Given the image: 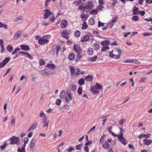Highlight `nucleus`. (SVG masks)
Wrapping results in <instances>:
<instances>
[{
    "label": "nucleus",
    "instance_id": "63",
    "mask_svg": "<svg viewBox=\"0 0 152 152\" xmlns=\"http://www.w3.org/2000/svg\"><path fill=\"white\" fill-rule=\"evenodd\" d=\"M125 121L124 119H122L119 121L118 123L120 125H123L124 123V122Z\"/></svg>",
    "mask_w": 152,
    "mask_h": 152
},
{
    "label": "nucleus",
    "instance_id": "29",
    "mask_svg": "<svg viewBox=\"0 0 152 152\" xmlns=\"http://www.w3.org/2000/svg\"><path fill=\"white\" fill-rule=\"evenodd\" d=\"M93 50L92 48H89L87 51V53L89 55H91L93 54Z\"/></svg>",
    "mask_w": 152,
    "mask_h": 152
},
{
    "label": "nucleus",
    "instance_id": "9",
    "mask_svg": "<svg viewBox=\"0 0 152 152\" xmlns=\"http://www.w3.org/2000/svg\"><path fill=\"white\" fill-rule=\"evenodd\" d=\"M10 59V58H6L4 60L0 62V68L3 67L9 61Z\"/></svg>",
    "mask_w": 152,
    "mask_h": 152
},
{
    "label": "nucleus",
    "instance_id": "34",
    "mask_svg": "<svg viewBox=\"0 0 152 152\" xmlns=\"http://www.w3.org/2000/svg\"><path fill=\"white\" fill-rule=\"evenodd\" d=\"M15 117L13 116H12V119L11 121V125H14L15 124Z\"/></svg>",
    "mask_w": 152,
    "mask_h": 152
},
{
    "label": "nucleus",
    "instance_id": "61",
    "mask_svg": "<svg viewBox=\"0 0 152 152\" xmlns=\"http://www.w3.org/2000/svg\"><path fill=\"white\" fill-rule=\"evenodd\" d=\"M96 127L95 126H94L92 127L90 130L88 132V133L89 134L92 131H94L95 130Z\"/></svg>",
    "mask_w": 152,
    "mask_h": 152
},
{
    "label": "nucleus",
    "instance_id": "58",
    "mask_svg": "<svg viewBox=\"0 0 152 152\" xmlns=\"http://www.w3.org/2000/svg\"><path fill=\"white\" fill-rule=\"evenodd\" d=\"M39 115L41 118H43L45 116V114L42 111H41L40 112Z\"/></svg>",
    "mask_w": 152,
    "mask_h": 152
},
{
    "label": "nucleus",
    "instance_id": "32",
    "mask_svg": "<svg viewBox=\"0 0 152 152\" xmlns=\"http://www.w3.org/2000/svg\"><path fill=\"white\" fill-rule=\"evenodd\" d=\"M109 48L108 46H103L102 48V51H107L109 50Z\"/></svg>",
    "mask_w": 152,
    "mask_h": 152
},
{
    "label": "nucleus",
    "instance_id": "64",
    "mask_svg": "<svg viewBox=\"0 0 152 152\" xmlns=\"http://www.w3.org/2000/svg\"><path fill=\"white\" fill-rule=\"evenodd\" d=\"M18 152H25V149L19 148L18 150Z\"/></svg>",
    "mask_w": 152,
    "mask_h": 152
},
{
    "label": "nucleus",
    "instance_id": "7",
    "mask_svg": "<svg viewBox=\"0 0 152 152\" xmlns=\"http://www.w3.org/2000/svg\"><path fill=\"white\" fill-rule=\"evenodd\" d=\"M10 144L18 145L19 143L20 140L17 137L13 136L10 138Z\"/></svg>",
    "mask_w": 152,
    "mask_h": 152
},
{
    "label": "nucleus",
    "instance_id": "52",
    "mask_svg": "<svg viewBox=\"0 0 152 152\" xmlns=\"http://www.w3.org/2000/svg\"><path fill=\"white\" fill-rule=\"evenodd\" d=\"M76 86L75 85L72 84L71 86V89L73 91H75L76 89Z\"/></svg>",
    "mask_w": 152,
    "mask_h": 152
},
{
    "label": "nucleus",
    "instance_id": "57",
    "mask_svg": "<svg viewBox=\"0 0 152 152\" xmlns=\"http://www.w3.org/2000/svg\"><path fill=\"white\" fill-rule=\"evenodd\" d=\"M98 3L99 5L103 6L104 4V1L103 0H99Z\"/></svg>",
    "mask_w": 152,
    "mask_h": 152
},
{
    "label": "nucleus",
    "instance_id": "50",
    "mask_svg": "<svg viewBox=\"0 0 152 152\" xmlns=\"http://www.w3.org/2000/svg\"><path fill=\"white\" fill-rule=\"evenodd\" d=\"M113 26V23H112V22H111V21H109V22L107 24V27L110 28H111Z\"/></svg>",
    "mask_w": 152,
    "mask_h": 152
},
{
    "label": "nucleus",
    "instance_id": "26",
    "mask_svg": "<svg viewBox=\"0 0 152 152\" xmlns=\"http://www.w3.org/2000/svg\"><path fill=\"white\" fill-rule=\"evenodd\" d=\"M7 50L9 52H12L13 50V47L11 45H8L7 48Z\"/></svg>",
    "mask_w": 152,
    "mask_h": 152
},
{
    "label": "nucleus",
    "instance_id": "51",
    "mask_svg": "<svg viewBox=\"0 0 152 152\" xmlns=\"http://www.w3.org/2000/svg\"><path fill=\"white\" fill-rule=\"evenodd\" d=\"M74 148L73 147H69L66 149V151L67 152H72L73 151H74Z\"/></svg>",
    "mask_w": 152,
    "mask_h": 152
},
{
    "label": "nucleus",
    "instance_id": "43",
    "mask_svg": "<svg viewBox=\"0 0 152 152\" xmlns=\"http://www.w3.org/2000/svg\"><path fill=\"white\" fill-rule=\"evenodd\" d=\"M118 17L117 16H115L112 19V20L111 21V22H112V23H115L117 20H118Z\"/></svg>",
    "mask_w": 152,
    "mask_h": 152
},
{
    "label": "nucleus",
    "instance_id": "31",
    "mask_svg": "<svg viewBox=\"0 0 152 152\" xmlns=\"http://www.w3.org/2000/svg\"><path fill=\"white\" fill-rule=\"evenodd\" d=\"M94 47L95 50H97L99 49L100 46L98 44L95 43L94 44Z\"/></svg>",
    "mask_w": 152,
    "mask_h": 152
},
{
    "label": "nucleus",
    "instance_id": "25",
    "mask_svg": "<svg viewBox=\"0 0 152 152\" xmlns=\"http://www.w3.org/2000/svg\"><path fill=\"white\" fill-rule=\"evenodd\" d=\"M80 17L81 18L85 19V20H86L88 18L87 14H84L83 13H82L81 14Z\"/></svg>",
    "mask_w": 152,
    "mask_h": 152
},
{
    "label": "nucleus",
    "instance_id": "60",
    "mask_svg": "<svg viewBox=\"0 0 152 152\" xmlns=\"http://www.w3.org/2000/svg\"><path fill=\"white\" fill-rule=\"evenodd\" d=\"M29 139L27 137H25L23 140V141L24 144H26L28 143Z\"/></svg>",
    "mask_w": 152,
    "mask_h": 152
},
{
    "label": "nucleus",
    "instance_id": "44",
    "mask_svg": "<svg viewBox=\"0 0 152 152\" xmlns=\"http://www.w3.org/2000/svg\"><path fill=\"white\" fill-rule=\"evenodd\" d=\"M39 64L41 66L44 65L45 64V62L43 59H40L39 60Z\"/></svg>",
    "mask_w": 152,
    "mask_h": 152
},
{
    "label": "nucleus",
    "instance_id": "47",
    "mask_svg": "<svg viewBox=\"0 0 152 152\" xmlns=\"http://www.w3.org/2000/svg\"><path fill=\"white\" fill-rule=\"evenodd\" d=\"M104 7H103V6L99 5V6L97 7L96 9L97 10L101 11L103 9H104Z\"/></svg>",
    "mask_w": 152,
    "mask_h": 152
},
{
    "label": "nucleus",
    "instance_id": "23",
    "mask_svg": "<svg viewBox=\"0 0 152 152\" xmlns=\"http://www.w3.org/2000/svg\"><path fill=\"white\" fill-rule=\"evenodd\" d=\"M102 147L105 149H107L109 147V145L108 143L105 141L104 143L102 145Z\"/></svg>",
    "mask_w": 152,
    "mask_h": 152
},
{
    "label": "nucleus",
    "instance_id": "19",
    "mask_svg": "<svg viewBox=\"0 0 152 152\" xmlns=\"http://www.w3.org/2000/svg\"><path fill=\"white\" fill-rule=\"evenodd\" d=\"M110 43V42L107 40H104L101 42L103 46H108Z\"/></svg>",
    "mask_w": 152,
    "mask_h": 152
},
{
    "label": "nucleus",
    "instance_id": "16",
    "mask_svg": "<svg viewBox=\"0 0 152 152\" xmlns=\"http://www.w3.org/2000/svg\"><path fill=\"white\" fill-rule=\"evenodd\" d=\"M93 77L92 75H88L85 77V80L87 81H92Z\"/></svg>",
    "mask_w": 152,
    "mask_h": 152
},
{
    "label": "nucleus",
    "instance_id": "27",
    "mask_svg": "<svg viewBox=\"0 0 152 152\" xmlns=\"http://www.w3.org/2000/svg\"><path fill=\"white\" fill-rule=\"evenodd\" d=\"M74 35L76 37H79L80 35V32L78 30L74 32Z\"/></svg>",
    "mask_w": 152,
    "mask_h": 152
},
{
    "label": "nucleus",
    "instance_id": "59",
    "mask_svg": "<svg viewBox=\"0 0 152 152\" xmlns=\"http://www.w3.org/2000/svg\"><path fill=\"white\" fill-rule=\"evenodd\" d=\"M105 135H103L100 138V140H99V142L100 143H102L103 142V141L104 140V139L105 137Z\"/></svg>",
    "mask_w": 152,
    "mask_h": 152
},
{
    "label": "nucleus",
    "instance_id": "42",
    "mask_svg": "<svg viewBox=\"0 0 152 152\" xmlns=\"http://www.w3.org/2000/svg\"><path fill=\"white\" fill-rule=\"evenodd\" d=\"M46 72V69H44L40 71L39 73L42 75L45 76Z\"/></svg>",
    "mask_w": 152,
    "mask_h": 152
},
{
    "label": "nucleus",
    "instance_id": "10",
    "mask_svg": "<svg viewBox=\"0 0 152 152\" xmlns=\"http://www.w3.org/2000/svg\"><path fill=\"white\" fill-rule=\"evenodd\" d=\"M67 25V22L65 20H63L61 21L60 24V27L62 28H66Z\"/></svg>",
    "mask_w": 152,
    "mask_h": 152
},
{
    "label": "nucleus",
    "instance_id": "13",
    "mask_svg": "<svg viewBox=\"0 0 152 152\" xmlns=\"http://www.w3.org/2000/svg\"><path fill=\"white\" fill-rule=\"evenodd\" d=\"M21 49L23 50L26 51H29L30 50V48L29 46L26 45H22L20 46Z\"/></svg>",
    "mask_w": 152,
    "mask_h": 152
},
{
    "label": "nucleus",
    "instance_id": "39",
    "mask_svg": "<svg viewBox=\"0 0 152 152\" xmlns=\"http://www.w3.org/2000/svg\"><path fill=\"white\" fill-rule=\"evenodd\" d=\"M97 58V57L96 56H94V57H91V58H90V60L91 62H94L96 60Z\"/></svg>",
    "mask_w": 152,
    "mask_h": 152
},
{
    "label": "nucleus",
    "instance_id": "37",
    "mask_svg": "<svg viewBox=\"0 0 152 152\" xmlns=\"http://www.w3.org/2000/svg\"><path fill=\"white\" fill-rule=\"evenodd\" d=\"M98 12V11L96 9L93 10H92L90 14L92 15H94L97 14Z\"/></svg>",
    "mask_w": 152,
    "mask_h": 152
},
{
    "label": "nucleus",
    "instance_id": "1",
    "mask_svg": "<svg viewBox=\"0 0 152 152\" xmlns=\"http://www.w3.org/2000/svg\"><path fill=\"white\" fill-rule=\"evenodd\" d=\"M60 97L61 99L65 98V101L68 103H69L70 101L72 100V95L69 91H67L66 92L62 91L60 93Z\"/></svg>",
    "mask_w": 152,
    "mask_h": 152
},
{
    "label": "nucleus",
    "instance_id": "54",
    "mask_svg": "<svg viewBox=\"0 0 152 152\" xmlns=\"http://www.w3.org/2000/svg\"><path fill=\"white\" fill-rule=\"evenodd\" d=\"M152 35V32L150 33H147L145 32L143 34V35L145 37H146L147 36H150Z\"/></svg>",
    "mask_w": 152,
    "mask_h": 152
},
{
    "label": "nucleus",
    "instance_id": "24",
    "mask_svg": "<svg viewBox=\"0 0 152 152\" xmlns=\"http://www.w3.org/2000/svg\"><path fill=\"white\" fill-rule=\"evenodd\" d=\"M94 20L93 18H91L88 20V24L92 26L94 23Z\"/></svg>",
    "mask_w": 152,
    "mask_h": 152
},
{
    "label": "nucleus",
    "instance_id": "49",
    "mask_svg": "<svg viewBox=\"0 0 152 152\" xmlns=\"http://www.w3.org/2000/svg\"><path fill=\"white\" fill-rule=\"evenodd\" d=\"M20 49L18 48V47H17L15 49L14 51L12 53V55H14L15 53L17 52L20 50Z\"/></svg>",
    "mask_w": 152,
    "mask_h": 152
},
{
    "label": "nucleus",
    "instance_id": "2",
    "mask_svg": "<svg viewBox=\"0 0 152 152\" xmlns=\"http://www.w3.org/2000/svg\"><path fill=\"white\" fill-rule=\"evenodd\" d=\"M121 50L119 48H116L111 52L109 56L110 58H114L115 60H118L121 57Z\"/></svg>",
    "mask_w": 152,
    "mask_h": 152
},
{
    "label": "nucleus",
    "instance_id": "21",
    "mask_svg": "<svg viewBox=\"0 0 152 152\" xmlns=\"http://www.w3.org/2000/svg\"><path fill=\"white\" fill-rule=\"evenodd\" d=\"M91 90L92 92H93L94 94H98L99 91L95 87H91Z\"/></svg>",
    "mask_w": 152,
    "mask_h": 152
},
{
    "label": "nucleus",
    "instance_id": "12",
    "mask_svg": "<svg viewBox=\"0 0 152 152\" xmlns=\"http://www.w3.org/2000/svg\"><path fill=\"white\" fill-rule=\"evenodd\" d=\"M143 144L146 145L148 146L151 145L152 143V140L150 139H145L143 140Z\"/></svg>",
    "mask_w": 152,
    "mask_h": 152
},
{
    "label": "nucleus",
    "instance_id": "11",
    "mask_svg": "<svg viewBox=\"0 0 152 152\" xmlns=\"http://www.w3.org/2000/svg\"><path fill=\"white\" fill-rule=\"evenodd\" d=\"M44 11L45 12V13L43 18L44 19L47 18L51 14V12L48 10H45Z\"/></svg>",
    "mask_w": 152,
    "mask_h": 152
},
{
    "label": "nucleus",
    "instance_id": "46",
    "mask_svg": "<svg viewBox=\"0 0 152 152\" xmlns=\"http://www.w3.org/2000/svg\"><path fill=\"white\" fill-rule=\"evenodd\" d=\"M49 22L51 23H54V21L56 19L54 17H50L49 18Z\"/></svg>",
    "mask_w": 152,
    "mask_h": 152
},
{
    "label": "nucleus",
    "instance_id": "56",
    "mask_svg": "<svg viewBox=\"0 0 152 152\" xmlns=\"http://www.w3.org/2000/svg\"><path fill=\"white\" fill-rule=\"evenodd\" d=\"M146 78L142 77L141 78L139 81V83H141L145 82L146 80Z\"/></svg>",
    "mask_w": 152,
    "mask_h": 152
},
{
    "label": "nucleus",
    "instance_id": "48",
    "mask_svg": "<svg viewBox=\"0 0 152 152\" xmlns=\"http://www.w3.org/2000/svg\"><path fill=\"white\" fill-rule=\"evenodd\" d=\"M20 49L18 48V47H17L15 49L14 51L12 53V55H14L15 53L17 52L20 50Z\"/></svg>",
    "mask_w": 152,
    "mask_h": 152
},
{
    "label": "nucleus",
    "instance_id": "40",
    "mask_svg": "<svg viewBox=\"0 0 152 152\" xmlns=\"http://www.w3.org/2000/svg\"><path fill=\"white\" fill-rule=\"evenodd\" d=\"M138 10V8L137 7H134L133 9V14L136 15L138 14V12H136Z\"/></svg>",
    "mask_w": 152,
    "mask_h": 152
},
{
    "label": "nucleus",
    "instance_id": "62",
    "mask_svg": "<svg viewBox=\"0 0 152 152\" xmlns=\"http://www.w3.org/2000/svg\"><path fill=\"white\" fill-rule=\"evenodd\" d=\"M61 103V101L59 99H58L56 102V104L57 105H60Z\"/></svg>",
    "mask_w": 152,
    "mask_h": 152
},
{
    "label": "nucleus",
    "instance_id": "35",
    "mask_svg": "<svg viewBox=\"0 0 152 152\" xmlns=\"http://www.w3.org/2000/svg\"><path fill=\"white\" fill-rule=\"evenodd\" d=\"M61 49V47L59 45H58L56 47V54L58 56L59 51Z\"/></svg>",
    "mask_w": 152,
    "mask_h": 152
},
{
    "label": "nucleus",
    "instance_id": "30",
    "mask_svg": "<svg viewBox=\"0 0 152 152\" xmlns=\"http://www.w3.org/2000/svg\"><path fill=\"white\" fill-rule=\"evenodd\" d=\"M95 87L98 90L101 89L102 88V86L101 85L98 83H96L95 85Z\"/></svg>",
    "mask_w": 152,
    "mask_h": 152
},
{
    "label": "nucleus",
    "instance_id": "17",
    "mask_svg": "<svg viewBox=\"0 0 152 152\" xmlns=\"http://www.w3.org/2000/svg\"><path fill=\"white\" fill-rule=\"evenodd\" d=\"M21 32L20 31H17L14 36V38L16 39L19 38L21 36Z\"/></svg>",
    "mask_w": 152,
    "mask_h": 152
},
{
    "label": "nucleus",
    "instance_id": "3",
    "mask_svg": "<svg viewBox=\"0 0 152 152\" xmlns=\"http://www.w3.org/2000/svg\"><path fill=\"white\" fill-rule=\"evenodd\" d=\"M73 50L76 53V57L78 60L82 58V56L81 55L82 52L81 48L78 45L75 44L73 45Z\"/></svg>",
    "mask_w": 152,
    "mask_h": 152
},
{
    "label": "nucleus",
    "instance_id": "41",
    "mask_svg": "<svg viewBox=\"0 0 152 152\" xmlns=\"http://www.w3.org/2000/svg\"><path fill=\"white\" fill-rule=\"evenodd\" d=\"M87 23L86 22H84L82 24V28L83 29H85L87 27Z\"/></svg>",
    "mask_w": 152,
    "mask_h": 152
},
{
    "label": "nucleus",
    "instance_id": "28",
    "mask_svg": "<svg viewBox=\"0 0 152 152\" xmlns=\"http://www.w3.org/2000/svg\"><path fill=\"white\" fill-rule=\"evenodd\" d=\"M46 66L47 67L51 68L53 69H54L56 68V66L54 64H48L47 65H46Z\"/></svg>",
    "mask_w": 152,
    "mask_h": 152
},
{
    "label": "nucleus",
    "instance_id": "53",
    "mask_svg": "<svg viewBox=\"0 0 152 152\" xmlns=\"http://www.w3.org/2000/svg\"><path fill=\"white\" fill-rule=\"evenodd\" d=\"M77 92L79 95L82 94V90L81 87H80L78 89Z\"/></svg>",
    "mask_w": 152,
    "mask_h": 152
},
{
    "label": "nucleus",
    "instance_id": "14",
    "mask_svg": "<svg viewBox=\"0 0 152 152\" xmlns=\"http://www.w3.org/2000/svg\"><path fill=\"white\" fill-rule=\"evenodd\" d=\"M35 141L33 139L30 142V149L31 150H33L35 144Z\"/></svg>",
    "mask_w": 152,
    "mask_h": 152
},
{
    "label": "nucleus",
    "instance_id": "33",
    "mask_svg": "<svg viewBox=\"0 0 152 152\" xmlns=\"http://www.w3.org/2000/svg\"><path fill=\"white\" fill-rule=\"evenodd\" d=\"M84 80L83 78L80 79L78 82V83L80 85H83L84 84Z\"/></svg>",
    "mask_w": 152,
    "mask_h": 152
},
{
    "label": "nucleus",
    "instance_id": "36",
    "mask_svg": "<svg viewBox=\"0 0 152 152\" xmlns=\"http://www.w3.org/2000/svg\"><path fill=\"white\" fill-rule=\"evenodd\" d=\"M139 19L138 16L134 15L132 16V19L133 21H136L138 20Z\"/></svg>",
    "mask_w": 152,
    "mask_h": 152
},
{
    "label": "nucleus",
    "instance_id": "45",
    "mask_svg": "<svg viewBox=\"0 0 152 152\" xmlns=\"http://www.w3.org/2000/svg\"><path fill=\"white\" fill-rule=\"evenodd\" d=\"M26 57L32 60L33 59V57L28 53L26 52Z\"/></svg>",
    "mask_w": 152,
    "mask_h": 152
},
{
    "label": "nucleus",
    "instance_id": "4",
    "mask_svg": "<svg viewBox=\"0 0 152 152\" xmlns=\"http://www.w3.org/2000/svg\"><path fill=\"white\" fill-rule=\"evenodd\" d=\"M119 129L120 130V134L118 135L115 134V137H117L119 141L123 145H125L127 143V142L123 137V132H124V131L122 128L121 127H119Z\"/></svg>",
    "mask_w": 152,
    "mask_h": 152
},
{
    "label": "nucleus",
    "instance_id": "55",
    "mask_svg": "<svg viewBox=\"0 0 152 152\" xmlns=\"http://www.w3.org/2000/svg\"><path fill=\"white\" fill-rule=\"evenodd\" d=\"M82 146V144H79L76 146V149L77 150H80V149Z\"/></svg>",
    "mask_w": 152,
    "mask_h": 152
},
{
    "label": "nucleus",
    "instance_id": "6",
    "mask_svg": "<svg viewBox=\"0 0 152 152\" xmlns=\"http://www.w3.org/2000/svg\"><path fill=\"white\" fill-rule=\"evenodd\" d=\"M70 69L72 75H80L81 74V72L80 70L78 69H75L74 66H70Z\"/></svg>",
    "mask_w": 152,
    "mask_h": 152
},
{
    "label": "nucleus",
    "instance_id": "18",
    "mask_svg": "<svg viewBox=\"0 0 152 152\" xmlns=\"http://www.w3.org/2000/svg\"><path fill=\"white\" fill-rule=\"evenodd\" d=\"M94 7V5L92 2L91 1L88 2L86 5V8L87 9L92 8H93Z\"/></svg>",
    "mask_w": 152,
    "mask_h": 152
},
{
    "label": "nucleus",
    "instance_id": "38",
    "mask_svg": "<svg viewBox=\"0 0 152 152\" xmlns=\"http://www.w3.org/2000/svg\"><path fill=\"white\" fill-rule=\"evenodd\" d=\"M112 129V127L111 126H110L109 127H108V128H107V130L110 133H111L113 135L115 136V134L111 131Z\"/></svg>",
    "mask_w": 152,
    "mask_h": 152
},
{
    "label": "nucleus",
    "instance_id": "22",
    "mask_svg": "<svg viewBox=\"0 0 152 152\" xmlns=\"http://www.w3.org/2000/svg\"><path fill=\"white\" fill-rule=\"evenodd\" d=\"M89 38V36L87 35H85L81 41L82 42H85L87 41Z\"/></svg>",
    "mask_w": 152,
    "mask_h": 152
},
{
    "label": "nucleus",
    "instance_id": "8",
    "mask_svg": "<svg viewBox=\"0 0 152 152\" xmlns=\"http://www.w3.org/2000/svg\"><path fill=\"white\" fill-rule=\"evenodd\" d=\"M69 31L66 30H63L61 32V37L66 39L69 38Z\"/></svg>",
    "mask_w": 152,
    "mask_h": 152
},
{
    "label": "nucleus",
    "instance_id": "5",
    "mask_svg": "<svg viewBox=\"0 0 152 152\" xmlns=\"http://www.w3.org/2000/svg\"><path fill=\"white\" fill-rule=\"evenodd\" d=\"M50 35H48L43 36L42 38L39 39L38 43L41 45L47 44L49 42L48 39L50 37Z\"/></svg>",
    "mask_w": 152,
    "mask_h": 152
},
{
    "label": "nucleus",
    "instance_id": "15",
    "mask_svg": "<svg viewBox=\"0 0 152 152\" xmlns=\"http://www.w3.org/2000/svg\"><path fill=\"white\" fill-rule=\"evenodd\" d=\"M37 124L36 123H34L32 124L30 128L27 130V132L31 131L32 130L34 129L36 127Z\"/></svg>",
    "mask_w": 152,
    "mask_h": 152
},
{
    "label": "nucleus",
    "instance_id": "20",
    "mask_svg": "<svg viewBox=\"0 0 152 152\" xmlns=\"http://www.w3.org/2000/svg\"><path fill=\"white\" fill-rule=\"evenodd\" d=\"M68 58L70 60L72 61L75 58V55L73 53H70L69 54Z\"/></svg>",
    "mask_w": 152,
    "mask_h": 152
}]
</instances>
